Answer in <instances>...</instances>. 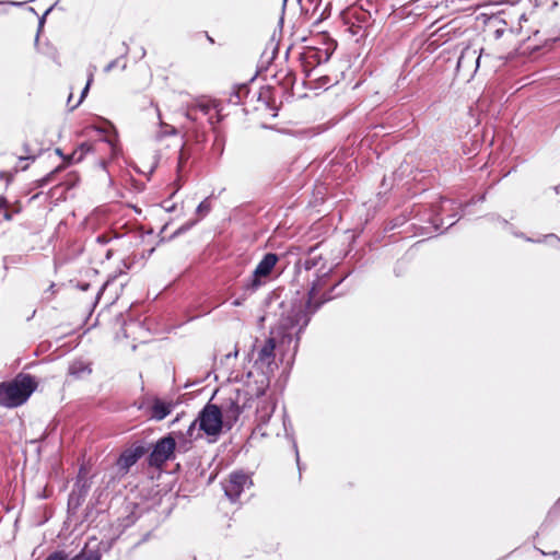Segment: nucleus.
<instances>
[{
	"instance_id": "36",
	"label": "nucleus",
	"mask_w": 560,
	"mask_h": 560,
	"mask_svg": "<svg viewBox=\"0 0 560 560\" xmlns=\"http://www.w3.org/2000/svg\"><path fill=\"white\" fill-rule=\"evenodd\" d=\"M51 9H52L51 7H50L49 9H47V10L45 11V13L42 15V18L39 19V21H38V32H39V31L42 30V27L44 26L45 19H46V16H47V14L51 11Z\"/></svg>"
},
{
	"instance_id": "46",
	"label": "nucleus",
	"mask_w": 560,
	"mask_h": 560,
	"mask_svg": "<svg viewBox=\"0 0 560 560\" xmlns=\"http://www.w3.org/2000/svg\"><path fill=\"white\" fill-rule=\"evenodd\" d=\"M4 219H5V220H11V219H12L11 213L5 212V213H4Z\"/></svg>"
},
{
	"instance_id": "38",
	"label": "nucleus",
	"mask_w": 560,
	"mask_h": 560,
	"mask_svg": "<svg viewBox=\"0 0 560 560\" xmlns=\"http://www.w3.org/2000/svg\"><path fill=\"white\" fill-rule=\"evenodd\" d=\"M508 230H510L516 237H522V238H525L527 242H535L533 238L530 237H525V235L523 233H518V232H515L513 230V228H506Z\"/></svg>"
},
{
	"instance_id": "21",
	"label": "nucleus",
	"mask_w": 560,
	"mask_h": 560,
	"mask_svg": "<svg viewBox=\"0 0 560 560\" xmlns=\"http://www.w3.org/2000/svg\"><path fill=\"white\" fill-rule=\"evenodd\" d=\"M455 0H413L417 9L448 8Z\"/></svg>"
},
{
	"instance_id": "29",
	"label": "nucleus",
	"mask_w": 560,
	"mask_h": 560,
	"mask_svg": "<svg viewBox=\"0 0 560 560\" xmlns=\"http://www.w3.org/2000/svg\"><path fill=\"white\" fill-rule=\"evenodd\" d=\"M79 182V176L75 173H70L68 175V178L65 182L59 183L60 185H63L66 189L73 188Z\"/></svg>"
},
{
	"instance_id": "34",
	"label": "nucleus",
	"mask_w": 560,
	"mask_h": 560,
	"mask_svg": "<svg viewBox=\"0 0 560 560\" xmlns=\"http://www.w3.org/2000/svg\"><path fill=\"white\" fill-rule=\"evenodd\" d=\"M119 63V58H116L114 60H112L110 62H108L105 68H104V72L108 73L110 72L114 68H116Z\"/></svg>"
},
{
	"instance_id": "47",
	"label": "nucleus",
	"mask_w": 560,
	"mask_h": 560,
	"mask_svg": "<svg viewBox=\"0 0 560 560\" xmlns=\"http://www.w3.org/2000/svg\"><path fill=\"white\" fill-rule=\"evenodd\" d=\"M124 46H125L124 56H126L129 51V47L126 44H124Z\"/></svg>"
},
{
	"instance_id": "41",
	"label": "nucleus",
	"mask_w": 560,
	"mask_h": 560,
	"mask_svg": "<svg viewBox=\"0 0 560 560\" xmlns=\"http://www.w3.org/2000/svg\"><path fill=\"white\" fill-rule=\"evenodd\" d=\"M549 240H555V241H557L558 243H560V238H559V237H557V235H555V234H548V235H545V236H544V241H549Z\"/></svg>"
},
{
	"instance_id": "5",
	"label": "nucleus",
	"mask_w": 560,
	"mask_h": 560,
	"mask_svg": "<svg viewBox=\"0 0 560 560\" xmlns=\"http://www.w3.org/2000/svg\"><path fill=\"white\" fill-rule=\"evenodd\" d=\"M199 431H202L210 441H217L225 427V421L222 418L221 409L218 405L208 402L198 413L196 418Z\"/></svg>"
},
{
	"instance_id": "25",
	"label": "nucleus",
	"mask_w": 560,
	"mask_h": 560,
	"mask_svg": "<svg viewBox=\"0 0 560 560\" xmlns=\"http://www.w3.org/2000/svg\"><path fill=\"white\" fill-rule=\"evenodd\" d=\"M63 168H65L63 165L57 166L54 171H51L50 173H48L46 176H44L43 178H40L38 180V186L44 187V186L55 182L56 175L58 173H60Z\"/></svg>"
},
{
	"instance_id": "24",
	"label": "nucleus",
	"mask_w": 560,
	"mask_h": 560,
	"mask_svg": "<svg viewBox=\"0 0 560 560\" xmlns=\"http://www.w3.org/2000/svg\"><path fill=\"white\" fill-rule=\"evenodd\" d=\"M176 448H178L179 452H187L191 448L192 441L190 438L186 436L184 432L176 433Z\"/></svg>"
},
{
	"instance_id": "43",
	"label": "nucleus",
	"mask_w": 560,
	"mask_h": 560,
	"mask_svg": "<svg viewBox=\"0 0 560 560\" xmlns=\"http://www.w3.org/2000/svg\"><path fill=\"white\" fill-rule=\"evenodd\" d=\"M294 450H295V456H296V463H298V466H299V469L301 470V466H300V456H299V451H298V446L296 444L294 443Z\"/></svg>"
},
{
	"instance_id": "37",
	"label": "nucleus",
	"mask_w": 560,
	"mask_h": 560,
	"mask_svg": "<svg viewBox=\"0 0 560 560\" xmlns=\"http://www.w3.org/2000/svg\"><path fill=\"white\" fill-rule=\"evenodd\" d=\"M242 291H244V290L242 289ZM247 296H248V295H245V292H243L242 298L235 299V300L232 302V305H233V306H241V305L243 304V302L246 300V298H247Z\"/></svg>"
},
{
	"instance_id": "1",
	"label": "nucleus",
	"mask_w": 560,
	"mask_h": 560,
	"mask_svg": "<svg viewBox=\"0 0 560 560\" xmlns=\"http://www.w3.org/2000/svg\"><path fill=\"white\" fill-rule=\"evenodd\" d=\"M307 304H292L279 320L277 336L268 338L262 345L255 348L253 368L258 373V378L255 381L257 396L265 394L270 385L271 375L278 369L276 350L280 353L281 362L287 365L293 363L299 349L300 335L318 310V305H316L312 312H307Z\"/></svg>"
},
{
	"instance_id": "17",
	"label": "nucleus",
	"mask_w": 560,
	"mask_h": 560,
	"mask_svg": "<svg viewBox=\"0 0 560 560\" xmlns=\"http://www.w3.org/2000/svg\"><path fill=\"white\" fill-rule=\"evenodd\" d=\"M332 51L326 48H315L311 49L305 54V63L312 67L319 66L322 63H326L330 57Z\"/></svg>"
},
{
	"instance_id": "30",
	"label": "nucleus",
	"mask_w": 560,
	"mask_h": 560,
	"mask_svg": "<svg viewBox=\"0 0 560 560\" xmlns=\"http://www.w3.org/2000/svg\"><path fill=\"white\" fill-rule=\"evenodd\" d=\"M196 220L195 221H189L183 225H180L172 235H171V238H174L178 235H182L184 234L185 232H187L188 230H190L195 224H196Z\"/></svg>"
},
{
	"instance_id": "39",
	"label": "nucleus",
	"mask_w": 560,
	"mask_h": 560,
	"mask_svg": "<svg viewBox=\"0 0 560 560\" xmlns=\"http://www.w3.org/2000/svg\"><path fill=\"white\" fill-rule=\"evenodd\" d=\"M217 114L214 112H212V114L210 116H208V122L211 125V126H214L217 124H219L220 121H217Z\"/></svg>"
},
{
	"instance_id": "27",
	"label": "nucleus",
	"mask_w": 560,
	"mask_h": 560,
	"mask_svg": "<svg viewBox=\"0 0 560 560\" xmlns=\"http://www.w3.org/2000/svg\"><path fill=\"white\" fill-rule=\"evenodd\" d=\"M150 104H151V106H154V108H155V113H156V117H158V119H159V124H160V126H161V127H165V128H166V130L164 131V133H165V135H175V133H176V129H175L174 127L168 126V125H166V124H164V122L162 121L161 112H160V108L158 107V105H156V104H154V102H153V101H151V102H150Z\"/></svg>"
},
{
	"instance_id": "19",
	"label": "nucleus",
	"mask_w": 560,
	"mask_h": 560,
	"mask_svg": "<svg viewBox=\"0 0 560 560\" xmlns=\"http://www.w3.org/2000/svg\"><path fill=\"white\" fill-rule=\"evenodd\" d=\"M68 372L71 376L75 378H82L86 375H90L92 372L90 363L83 360H74L70 363L68 368Z\"/></svg>"
},
{
	"instance_id": "4",
	"label": "nucleus",
	"mask_w": 560,
	"mask_h": 560,
	"mask_svg": "<svg viewBox=\"0 0 560 560\" xmlns=\"http://www.w3.org/2000/svg\"><path fill=\"white\" fill-rule=\"evenodd\" d=\"M252 396L248 390L235 389L223 399L219 408L222 412V418L225 421V427L231 429L238 420L241 413L249 407L248 402Z\"/></svg>"
},
{
	"instance_id": "44",
	"label": "nucleus",
	"mask_w": 560,
	"mask_h": 560,
	"mask_svg": "<svg viewBox=\"0 0 560 560\" xmlns=\"http://www.w3.org/2000/svg\"><path fill=\"white\" fill-rule=\"evenodd\" d=\"M56 153L60 156H62L67 161V156L63 155L61 149H56Z\"/></svg>"
},
{
	"instance_id": "18",
	"label": "nucleus",
	"mask_w": 560,
	"mask_h": 560,
	"mask_svg": "<svg viewBox=\"0 0 560 560\" xmlns=\"http://www.w3.org/2000/svg\"><path fill=\"white\" fill-rule=\"evenodd\" d=\"M460 34H462L460 28L456 25L455 21H452V22L441 26L440 28H438L432 34V36L436 37L435 42L442 40L443 43H446L450 39H452L453 37H456Z\"/></svg>"
},
{
	"instance_id": "50",
	"label": "nucleus",
	"mask_w": 560,
	"mask_h": 560,
	"mask_svg": "<svg viewBox=\"0 0 560 560\" xmlns=\"http://www.w3.org/2000/svg\"><path fill=\"white\" fill-rule=\"evenodd\" d=\"M454 223H455V221L450 222L446 229H448V228H451L452 225H454Z\"/></svg>"
},
{
	"instance_id": "49",
	"label": "nucleus",
	"mask_w": 560,
	"mask_h": 560,
	"mask_svg": "<svg viewBox=\"0 0 560 560\" xmlns=\"http://www.w3.org/2000/svg\"><path fill=\"white\" fill-rule=\"evenodd\" d=\"M253 375H254V372H253V371H249V372L247 373V377H252Z\"/></svg>"
},
{
	"instance_id": "23",
	"label": "nucleus",
	"mask_w": 560,
	"mask_h": 560,
	"mask_svg": "<svg viewBox=\"0 0 560 560\" xmlns=\"http://www.w3.org/2000/svg\"><path fill=\"white\" fill-rule=\"evenodd\" d=\"M248 94L247 85L243 84L234 89V91L230 94L229 103L231 104H240L242 100Z\"/></svg>"
},
{
	"instance_id": "11",
	"label": "nucleus",
	"mask_w": 560,
	"mask_h": 560,
	"mask_svg": "<svg viewBox=\"0 0 560 560\" xmlns=\"http://www.w3.org/2000/svg\"><path fill=\"white\" fill-rule=\"evenodd\" d=\"M148 452L143 443H135L126 448L119 455L116 465L122 475H126L129 469Z\"/></svg>"
},
{
	"instance_id": "35",
	"label": "nucleus",
	"mask_w": 560,
	"mask_h": 560,
	"mask_svg": "<svg viewBox=\"0 0 560 560\" xmlns=\"http://www.w3.org/2000/svg\"><path fill=\"white\" fill-rule=\"evenodd\" d=\"M95 241L101 245H105L109 242V237L106 234H100L96 236Z\"/></svg>"
},
{
	"instance_id": "10",
	"label": "nucleus",
	"mask_w": 560,
	"mask_h": 560,
	"mask_svg": "<svg viewBox=\"0 0 560 560\" xmlns=\"http://www.w3.org/2000/svg\"><path fill=\"white\" fill-rule=\"evenodd\" d=\"M253 485L250 476L243 471H233L230 474L229 479L223 483L225 495L231 502H236L245 488Z\"/></svg>"
},
{
	"instance_id": "3",
	"label": "nucleus",
	"mask_w": 560,
	"mask_h": 560,
	"mask_svg": "<svg viewBox=\"0 0 560 560\" xmlns=\"http://www.w3.org/2000/svg\"><path fill=\"white\" fill-rule=\"evenodd\" d=\"M36 388L34 376L20 373L13 380L0 383V406L9 409L20 407Z\"/></svg>"
},
{
	"instance_id": "2",
	"label": "nucleus",
	"mask_w": 560,
	"mask_h": 560,
	"mask_svg": "<svg viewBox=\"0 0 560 560\" xmlns=\"http://www.w3.org/2000/svg\"><path fill=\"white\" fill-rule=\"evenodd\" d=\"M295 268L299 272L302 269L305 271H310L312 269H316V278L312 281V285L307 293V300H300L299 302H294L293 304H307V312H312V310L318 305V308L322 304L332 299L331 295L325 294L322 300L317 299L319 291L323 288V282L328 276V271L326 270L325 262L323 260L322 254L317 253V247H311L307 252V255L303 259H299L295 264Z\"/></svg>"
},
{
	"instance_id": "13",
	"label": "nucleus",
	"mask_w": 560,
	"mask_h": 560,
	"mask_svg": "<svg viewBox=\"0 0 560 560\" xmlns=\"http://www.w3.org/2000/svg\"><path fill=\"white\" fill-rule=\"evenodd\" d=\"M212 112L217 114V121H221L222 115L220 104L215 101H201L194 105H190L185 113V117L191 122H197L198 113H201L203 116L208 117L212 114Z\"/></svg>"
},
{
	"instance_id": "45",
	"label": "nucleus",
	"mask_w": 560,
	"mask_h": 560,
	"mask_svg": "<svg viewBox=\"0 0 560 560\" xmlns=\"http://www.w3.org/2000/svg\"><path fill=\"white\" fill-rule=\"evenodd\" d=\"M7 203V200L4 198H0V208L4 207Z\"/></svg>"
},
{
	"instance_id": "32",
	"label": "nucleus",
	"mask_w": 560,
	"mask_h": 560,
	"mask_svg": "<svg viewBox=\"0 0 560 560\" xmlns=\"http://www.w3.org/2000/svg\"><path fill=\"white\" fill-rule=\"evenodd\" d=\"M84 159L83 153L75 149L70 155L67 156L68 163H79Z\"/></svg>"
},
{
	"instance_id": "42",
	"label": "nucleus",
	"mask_w": 560,
	"mask_h": 560,
	"mask_svg": "<svg viewBox=\"0 0 560 560\" xmlns=\"http://www.w3.org/2000/svg\"><path fill=\"white\" fill-rule=\"evenodd\" d=\"M237 353H238V352H237V350H235L234 352H229V353H226V354L224 355V359H225V360H230V359H232V358H236V357H237Z\"/></svg>"
},
{
	"instance_id": "26",
	"label": "nucleus",
	"mask_w": 560,
	"mask_h": 560,
	"mask_svg": "<svg viewBox=\"0 0 560 560\" xmlns=\"http://www.w3.org/2000/svg\"><path fill=\"white\" fill-rule=\"evenodd\" d=\"M201 432L199 431L198 422H196V419L189 424L188 429L184 433L186 436L190 438V440H197L201 438Z\"/></svg>"
},
{
	"instance_id": "15",
	"label": "nucleus",
	"mask_w": 560,
	"mask_h": 560,
	"mask_svg": "<svg viewBox=\"0 0 560 560\" xmlns=\"http://www.w3.org/2000/svg\"><path fill=\"white\" fill-rule=\"evenodd\" d=\"M302 12L317 15L316 21L319 22L330 15L329 3L322 9V0H299Z\"/></svg>"
},
{
	"instance_id": "31",
	"label": "nucleus",
	"mask_w": 560,
	"mask_h": 560,
	"mask_svg": "<svg viewBox=\"0 0 560 560\" xmlns=\"http://www.w3.org/2000/svg\"><path fill=\"white\" fill-rule=\"evenodd\" d=\"M490 222H499L501 224H503L504 228H511L512 229V225L509 224V222L501 218L499 214L497 213H490L486 217Z\"/></svg>"
},
{
	"instance_id": "8",
	"label": "nucleus",
	"mask_w": 560,
	"mask_h": 560,
	"mask_svg": "<svg viewBox=\"0 0 560 560\" xmlns=\"http://www.w3.org/2000/svg\"><path fill=\"white\" fill-rule=\"evenodd\" d=\"M175 450L176 439L173 436V433L159 439L149 455V465L156 468L162 467L167 460L173 458Z\"/></svg>"
},
{
	"instance_id": "28",
	"label": "nucleus",
	"mask_w": 560,
	"mask_h": 560,
	"mask_svg": "<svg viewBox=\"0 0 560 560\" xmlns=\"http://www.w3.org/2000/svg\"><path fill=\"white\" fill-rule=\"evenodd\" d=\"M211 210V203L209 201V198H206L203 199L197 207L196 209V213L199 215V217H205L207 215Z\"/></svg>"
},
{
	"instance_id": "9",
	"label": "nucleus",
	"mask_w": 560,
	"mask_h": 560,
	"mask_svg": "<svg viewBox=\"0 0 560 560\" xmlns=\"http://www.w3.org/2000/svg\"><path fill=\"white\" fill-rule=\"evenodd\" d=\"M107 549V542L100 541L97 538L89 539L83 549L71 559L62 551H55L49 555L45 560H101L102 551Z\"/></svg>"
},
{
	"instance_id": "16",
	"label": "nucleus",
	"mask_w": 560,
	"mask_h": 560,
	"mask_svg": "<svg viewBox=\"0 0 560 560\" xmlns=\"http://www.w3.org/2000/svg\"><path fill=\"white\" fill-rule=\"evenodd\" d=\"M454 206H455V203L453 200L447 199V198H442L439 206L434 207L433 215H431L429 219V222H430L429 229H431L433 232H438L440 230V226L443 225V223H444L441 215L448 210H454L455 209Z\"/></svg>"
},
{
	"instance_id": "7",
	"label": "nucleus",
	"mask_w": 560,
	"mask_h": 560,
	"mask_svg": "<svg viewBox=\"0 0 560 560\" xmlns=\"http://www.w3.org/2000/svg\"><path fill=\"white\" fill-rule=\"evenodd\" d=\"M91 485L92 482L88 477L86 469L81 466L73 488L68 498V512L70 514H74L85 501V498L91 489Z\"/></svg>"
},
{
	"instance_id": "40",
	"label": "nucleus",
	"mask_w": 560,
	"mask_h": 560,
	"mask_svg": "<svg viewBox=\"0 0 560 560\" xmlns=\"http://www.w3.org/2000/svg\"><path fill=\"white\" fill-rule=\"evenodd\" d=\"M560 512V498L558 499V501L555 503V505L552 506V509L550 510L549 514L551 513H559Z\"/></svg>"
},
{
	"instance_id": "20",
	"label": "nucleus",
	"mask_w": 560,
	"mask_h": 560,
	"mask_svg": "<svg viewBox=\"0 0 560 560\" xmlns=\"http://www.w3.org/2000/svg\"><path fill=\"white\" fill-rule=\"evenodd\" d=\"M275 410V405L270 401L264 400L261 405L257 407L256 415L259 423H267Z\"/></svg>"
},
{
	"instance_id": "48",
	"label": "nucleus",
	"mask_w": 560,
	"mask_h": 560,
	"mask_svg": "<svg viewBox=\"0 0 560 560\" xmlns=\"http://www.w3.org/2000/svg\"><path fill=\"white\" fill-rule=\"evenodd\" d=\"M88 288H89V284H88V283H85V284H83V285L81 287V289H82V290H88Z\"/></svg>"
},
{
	"instance_id": "12",
	"label": "nucleus",
	"mask_w": 560,
	"mask_h": 560,
	"mask_svg": "<svg viewBox=\"0 0 560 560\" xmlns=\"http://www.w3.org/2000/svg\"><path fill=\"white\" fill-rule=\"evenodd\" d=\"M147 407L149 409L148 415L150 419L161 421L173 411L174 404L172 401H164L159 397H153L151 399H144L140 404L139 409H144Z\"/></svg>"
},
{
	"instance_id": "14",
	"label": "nucleus",
	"mask_w": 560,
	"mask_h": 560,
	"mask_svg": "<svg viewBox=\"0 0 560 560\" xmlns=\"http://www.w3.org/2000/svg\"><path fill=\"white\" fill-rule=\"evenodd\" d=\"M481 59V50L471 46L463 48L460 56L457 60V69L468 71L471 75L476 73L479 68Z\"/></svg>"
},
{
	"instance_id": "33",
	"label": "nucleus",
	"mask_w": 560,
	"mask_h": 560,
	"mask_svg": "<svg viewBox=\"0 0 560 560\" xmlns=\"http://www.w3.org/2000/svg\"><path fill=\"white\" fill-rule=\"evenodd\" d=\"M77 149L85 156V154L92 150V144L89 142H82Z\"/></svg>"
},
{
	"instance_id": "22",
	"label": "nucleus",
	"mask_w": 560,
	"mask_h": 560,
	"mask_svg": "<svg viewBox=\"0 0 560 560\" xmlns=\"http://www.w3.org/2000/svg\"><path fill=\"white\" fill-rule=\"evenodd\" d=\"M95 71H96V67L95 66L92 65V66L89 67L86 84H85L84 89L81 92V96H80L79 101L71 106V109L77 108L82 103L84 97L88 95L90 86H91V84L93 82V79H94Z\"/></svg>"
},
{
	"instance_id": "6",
	"label": "nucleus",
	"mask_w": 560,
	"mask_h": 560,
	"mask_svg": "<svg viewBox=\"0 0 560 560\" xmlns=\"http://www.w3.org/2000/svg\"><path fill=\"white\" fill-rule=\"evenodd\" d=\"M279 257L277 254L267 253L262 259L258 262L252 276L245 280L242 284V289L245 292V295H252L256 292L264 283V278H267L276 264L278 262Z\"/></svg>"
}]
</instances>
